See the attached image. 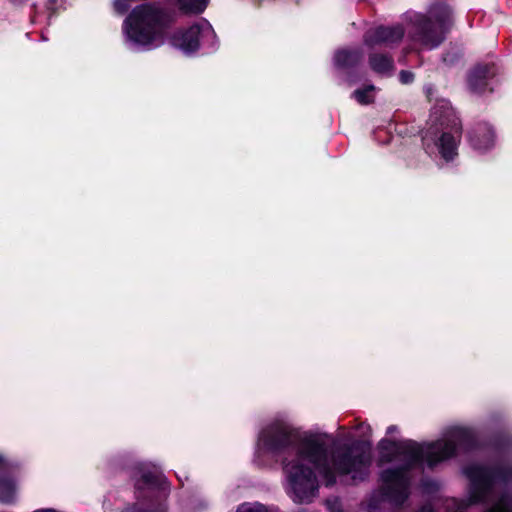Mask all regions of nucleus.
<instances>
[{
    "mask_svg": "<svg viewBox=\"0 0 512 512\" xmlns=\"http://www.w3.org/2000/svg\"><path fill=\"white\" fill-rule=\"evenodd\" d=\"M181 10L189 13H201L207 6L208 0H177Z\"/></svg>",
    "mask_w": 512,
    "mask_h": 512,
    "instance_id": "obj_14",
    "label": "nucleus"
},
{
    "mask_svg": "<svg viewBox=\"0 0 512 512\" xmlns=\"http://www.w3.org/2000/svg\"><path fill=\"white\" fill-rule=\"evenodd\" d=\"M404 31L400 26L378 27L369 30L365 35V43L376 45L381 43L392 44L402 39Z\"/></svg>",
    "mask_w": 512,
    "mask_h": 512,
    "instance_id": "obj_8",
    "label": "nucleus"
},
{
    "mask_svg": "<svg viewBox=\"0 0 512 512\" xmlns=\"http://www.w3.org/2000/svg\"><path fill=\"white\" fill-rule=\"evenodd\" d=\"M371 68L380 74H388L393 70V61L384 55H373L370 57Z\"/></svg>",
    "mask_w": 512,
    "mask_h": 512,
    "instance_id": "obj_13",
    "label": "nucleus"
},
{
    "mask_svg": "<svg viewBox=\"0 0 512 512\" xmlns=\"http://www.w3.org/2000/svg\"><path fill=\"white\" fill-rule=\"evenodd\" d=\"M469 140L474 149L485 151L494 144L493 130L487 124L478 125L470 132Z\"/></svg>",
    "mask_w": 512,
    "mask_h": 512,
    "instance_id": "obj_10",
    "label": "nucleus"
},
{
    "mask_svg": "<svg viewBox=\"0 0 512 512\" xmlns=\"http://www.w3.org/2000/svg\"><path fill=\"white\" fill-rule=\"evenodd\" d=\"M171 43L188 54L196 51L200 46L214 47L216 34L206 20H200L187 30L175 33L171 38Z\"/></svg>",
    "mask_w": 512,
    "mask_h": 512,
    "instance_id": "obj_6",
    "label": "nucleus"
},
{
    "mask_svg": "<svg viewBox=\"0 0 512 512\" xmlns=\"http://www.w3.org/2000/svg\"><path fill=\"white\" fill-rule=\"evenodd\" d=\"M399 77H400V81L403 84H408L413 80V74L408 71H401Z\"/></svg>",
    "mask_w": 512,
    "mask_h": 512,
    "instance_id": "obj_19",
    "label": "nucleus"
},
{
    "mask_svg": "<svg viewBox=\"0 0 512 512\" xmlns=\"http://www.w3.org/2000/svg\"><path fill=\"white\" fill-rule=\"evenodd\" d=\"M496 75L494 65L484 64L477 66L469 76V85L475 92L482 93L490 84V80Z\"/></svg>",
    "mask_w": 512,
    "mask_h": 512,
    "instance_id": "obj_9",
    "label": "nucleus"
},
{
    "mask_svg": "<svg viewBox=\"0 0 512 512\" xmlns=\"http://www.w3.org/2000/svg\"><path fill=\"white\" fill-rule=\"evenodd\" d=\"M472 442V432L461 427L450 429L443 438L431 443L418 444L411 440L382 439L378 444L380 462L404 463V466L397 469L382 472L383 497L395 505L402 504L409 495V468L419 463H425L432 468L452 457L458 449H468Z\"/></svg>",
    "mask_w": 512,
    "mask_h": 512,
    "instance_id": "obj_2",
    "label": "nucleus"
},
{
    "mask_svg": "<svg viewBox=\"0 0 512 512\" xmlns=\"http://www.w3.org/2000/svg\"><path fill=\"white\" fill-rule=\"evenodd\" d=\"M236 512H268L267 509L259 503H243Z\"/></svg>",
    "mask_w": 512,
    "mask_h": 512,
    "instance_id": "obj_16",
    "label": "nucleus"
},
{
    "mask_svg": "<svg viewBox=\"0 0 512 512\" xmlns=\"http://www.w3.org/2000/svg\"><path fill=\"white\" fill-rule=\"evenodd\" d=\"M357 429L360 431L359 436L362 438H367L371 434V428L368 424L361 423L358 425Z\"/></svg>",
    "mask_w": 512,
    "mask_h": 512,
    "instance_id": "obj_18",
    "label": "nucleus"
},
{
    "mask_svg": "<svg viewBox=\"0 0 512 512\" xmlns=\"http://www.w3.org/2000/svg\"><path fill=\"white\" fill-rule=\"evenodd\" d=\"M433 125L425 132L423 142L428 153L437 150L441 157L450 161L457 155L460 141V122L448 101H440L432 110Z\"/></svg>",
    "mask_w": 512,
    "mask_h": 512,
    "instance_id": "obj_4",
    "label": "nucleus"
},
{
    "mask_svg": "<svg viewBox=\"0 0 512 512\" xmlns=\"http://www.w3.org/2000/svg\"><path fill=\"white\" fill-rule=\"evenodd\" d=\"M137 490L148 493L147 503H138L127 512H165L163 499L167 496L168 484L160 473L145 472L136 483Z\"/></svg>",
    "mask_w": 512,
    "mask_h": 512,
    "instance_id": "obj_5",
    "label": "nucleus"
},
{
    "mask_svg": "<svg viewBox=\"0 0 512 512\" xmlns=\"http://www.w3.org/2000/svg\"><path fill=\"white\" fill-rule=\"evenodd\" d=\"M167 23L168 17L159 7L149 4L136 7L124 22L126 44L136 51L160 45Z\"/></svg>",
    "mask_w": 512,
    "mask_h": 512,
    "instance_id": "obj_3",
    "label": "nucleus"
},
{
    "mask_svg": "<svg viewBox=\"0 0 512 512\" xmlns=\"http://www.w3.org/2000/svg\"><path fill=\"white\" fill-rule=\"evenodd\" d=\"M361 58L358 51L339 50L336 52L334 61L338 67H349L356 64Z\"/></svg>",
    "mask_w": 512,
    "mask_h": 512,
    "instance_id": "obj_12",
    "label": "nucleus"
},
{
    "mask_svg": "<svg viewBox=\"0 0 512 512\" xmlns=\"http://www.w3.org/2000/svg\"><path fill=\"white\" fill-rule=\"evenodd\" d=\"M397 432H398V427L397 426L392 425V426H389L387 428V434L388 435H392V434L397 433Z\"/></svg>",
    "mask_w": 512,
    "mask_h": 512,
    "instance_id": "obj_20",
    "label": "nucleus"
},
{
    "mask_svg": "<svg viewBox=\"0 0 512 512\" xmlns=\"http://www.w3.org/2000/svg\"><path fill=\"white\" fill-rule=\"evenodd\" d=\"M451 16L450 9L444 4H437L430 10V17L420 25L416 38L425 48L437 47L444 39L443 28Z\"/></svg>",
    "mask_w": 512,
    "mask_h": 512,
    "instance_id": "obj_7",
    "label": "nucleus"
},
{
    "mask_svg": "<svg viewBox=\"0 0 512 512\" xmlns=\"http://www.w3.org/2000/svg\"><path fill=\"white\" fill-rule=\"evenodd\" d=\"M375 87L369 85L363 89H357L353 92L352 96L361 105H367L374 101Z\"/></svg>",
    "mask_w": 512,
    "mask_h": 512,
    "instance_id": "obj_15",
    "label": "nucleus"
},
{
    "mask_svg": "<svg viewBox=\"0 0 512 512\" xmlns=\"http://www.w3.org/2000/svg\"><path fill=\"white\" fill-rule=\"evenodd\" d=\"M56 2V0H49L48 1V8L51 9L52 5Z\"/></svg>",
    "mask_w": 512,
    "mask_h": 512,
    "instance_id": "obj_21",
    "label": "nucleus"
},
{
    "mask_svg": "<svg viewBox=\"0 0 512 512\" xmlns=\"http://www.w3.org/2000/svg\"><path fill=\"white\" fill-rule=\"evenodd\" d=\"M9 471L7 460L0 454V501L2 503H12L15 500L16 486L15 483L6 478Z\"/></svg>",
    "mask_w": 512,
    "mask_h": 512,
    "instance_id": "obj_11",
    "label": "nucleus"
},
{
    "mask_svg": "<svg viewBox=\"0 0 512 512\" xmlns=\"http://www.w3.org/2000/svg\"><path fill=\"white\" fill-rule=\"evenodd\" d=\"M288 450L283 461L285 489L295 503H310L318 494L316 468L327 486L336 483L338 476L363 481L372 464L370 447L360 443L336 445L332 435L324 432L299 436L289 424L277 421L265 428L258 439V452L277 453Z\"/></svg>",
    "mask_w": 512,
    "mask_h": 512,
    "instance_id": "obj_1",
    "label": "nucleus"
},
{
    "mask_svg": "<svg viewBox=\"0 0 512 512\" xmlns=\"http://www.w3.org/2000/svg\"><path fill=\"white\" fill-rule=\"evenodd\" d=\"M113 6L116 12L123 14L129 9L127 0H114Z\"/></svg>",
    "mask_w": 512,
    "mask_h": 512,
    "instance_id": "obj_17",
    "label": "nucleus"
}]
</instances>
